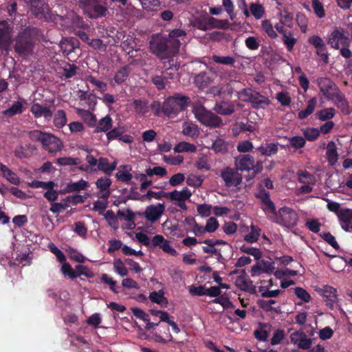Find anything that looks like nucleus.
<instances>
[{
	"label": "nucleus",
	"mask_w": 352,
	"mask_h": 352,
	"mask_svg": "<svg viewBox=\"0 0 352 352\" xmlns=\"http://www.w3.org/2000/svg\"><path fill=\"white\" fill-rule=\"evenodd\" d=\"M30 186L35 188H42L46 190H52L55 186V183L53 181H50L48 182L34 180L33 181Z\"/></svg>",
	"instance_id": "53"
},
{
	"label": "nucleus",
	"mask_w": 352,
	"mask_h": 352,
	"mask_svg": "<svg viewBox=\"0 0 352 352\" xmlns=\"http://www.w3.org/2000/svg\"><path fill=\"white\" fill-rule=\"evenodd\" d=\"M227 23L228 22L226 21L217 20L214 17H210L208 22L199 28L201 30H206L211 28H224L225 24Z\"/></svg>",
	"instance_id": "38"
},
{
	"label": "nucleus",
	"mask_w": 352,
	"mask_h": 352,
	"mask_svg": "<svg viewBox=\"0 0 352 352\" xmlns=\"http://www.w3.org/2000/svg\"><path fill=\"white\" fill-rule=\"evenodd\" d=\"M212 302L220 304L224 309H233L234 307L232 302L223 295L219 296L218 298L214 299Z\"/></svg>",
	"instance_id": "52"
},
{
	"label": "nucleus",
	"mask_w": 352,
	"mask_h": 352,
	"mask_svg": "<svg viewBox=\"0 0 352 352\" xmlns=\"http://www.w3.org/2000/svg\"><path fill=\"white\" fill-rule=\"evenodd\" d=\"M252 14L256 19H260L265 14L263 6L260 3H252L250 6Z\"/></svg>",
	"instance_id": "49"
},
{
	"label": "nucleus",
	"mask_w": 352,
	"mask_h": 352,
	"mask_svg": "<svg viewBox=\"0 0 352 352\" xmlns=\"http://www.w3.org/2000/svg\"><path fill=\"white\" fill-rule=\"evenodd\" d=\"M254 159L250 154L239 155L234 159V166L239 170L250 171L254 168Z\"/></svg>",
	"instance_id": "13"
},
{
	"label": "nucleus",
	"mask_w": 352,
	"mask_h": 352,
	"mask_svg": "<svg viewBox=\"0 0 352 352\" xmlns=\"http://www.w3.org/2000/svg\"><path fill=\"white\" fill-rule=\"evenodd\" d=\"M123 170H125L126 172L123 171H118L116 174V177L117 180L124 182L126 184H129L130 181L131 180L133 175L130 173H128L127 171L131 170V166L130 165H122L120 166Z\"/></svg>",
	"instance_id": "32"
},
{
	"label": "nucleus",
	"mask_w": 352,
	"mask_h": 352,
	"mask_svg": "<svg viewBox=\"0 0 352 352\" xmlns=\"http://www.w3.org/2000/svg\"><path fill=\"white\" fill-rule=\"evenodd\" d=\"M85 10L92 19L104 16L107 12V8L100 4L96 0H90L85 6Z\"/></svg>",
	"instance_id": "12"
},
{
	"label": "nucleus",
	"mask_w": 352,
	"mask_h": 352,
	"mask_svg": "<svg viewBox=\"0 0 352 352\" xmlns=\"http://www.w3.org/2000/svg\"><path fill=\"white\" fill-rule=\"evenodd\" d=\"M338 217L340 221H352V210L344 208L341 209L338 212Z\"/></svg>",
	"instance_id": "64"
},
{
	"label": "nucleus",
	"mask_w": 352,
	"mask_h": 352,
	"mask_svg": "<svg viewBox=\"0 0 352 352\" xmlns=\"http://www.w3.org/2000/svg\"><path fill=\"white\" fill-rule=\"evenodd\" d=\"M0 170L3 177L6 178L10 183L17 185L20 180L17 175L8 168L6 165L1 164Z\"/></svg>",
	"instance_id": "29"
},
{
	"label": "nucleus",
	"mask_w": 352,
	"mask_h": 352,
	"mask_svg": "<svg viewBox=\"0 0 352 352\" xmlns=\"http://www.w3.org/2000/svg\"><path fill=\"white\" fill-rule=\"evenodd\" d=\"M195 166L199 170H210V165L208 163V157L205 155L199 156L197 160L195 162Z\"/></svg>",
	"instance_id": "54"
},
{
	"label": "nucleus",
	"mask_w": 352,
	"mask_h": 352,
	"mask_svg": "<svg viewBox=\"0 0 352 352\" xmlns=\"http://www.w3.org/2000/svg\"><path fill=\"white\" fill-rule=\"evenodd\" d=\"M12 44V34L10 25L6 21H0V51L8 54Z\"/></svg>",
	"instance_id": "9"
},
{
	"label": "nucleus",
	"mask_w": 352,
	"mask_h": 352,
	"mask_svg": "<svg viewBox=\"0 0 352 352\" xmlns=\"http://www.w3.org/2000/svg\"><path fill=\"white\" fill-rule=\"evenodd\" d=\"M297 176L300 183L305 184H314L316 182L315 177L307 170H298L297 172Z\"/></svg>",
	"instance_id": "36"
},
{
	"label": "nucleus",
	"mask_w": 352,
	"mask_h": 352,
	"mask_svg": "<svg viewBox=\"0 0 352 352\" xmlns=\"http://www.w3.org/2000/svg\"><path fill=\"white\" fill-rule=\"evenodd\" d=\"M195 82L199 89H203L210 84L211 79L206 73L203 72L195 76Z\"/></svg>",
	"instance_id": "39"
},
{
	"label": "nucleus",
	"mask_w": 352,
	"mask_h": 352,
	"mask_svg": "<svg viewBox=\"0 0 352 352\" xmlns=\"http://www.w3.org/2000/svg\"><path fill=\"white\" fill-rule=\"evenodd\" d=\"M30 5L32 13L36 17H42L49 10V6L45 0H26Z\"/></svg>",
	"instance_id": "16"
},
{
	"label": "nucleus",
	"mask_w": 352,
	"mask_h": 352,
	"mask_svg": "<svg viewBox=\"0 0 352 352\" xmlns=\"http://www.w3.org/2000/svg\"><path fill=\"white\" fill-rule=\"evenodd\" d=\"M186 36V32L180 29H174L168 35L155 34L149 41L151 52L164 59L178 53L181 41L179 38Z\"/></svg>",
	"instance_id": "1"
},
{
	"label": "nucleus",
	"mask_w": 352,
	"mask_h": 352,
	"mask_svg": "<svg viewBox=\"0 0 352 352\" xmlns=\"http://www.w3.org/2000/svg\"><path fill=\"white\" fill-rule=\"evenodd\" d=\"M60 47L63 52L67 55L74 52L76 48L74 42L68 38H65L60 41Z\"/></svg>",
	"instance_id": "46"
},
{
	"label": "nucleus",
	"mask_w": 352,
	"mask_h": 352,
	"mask_svg": "<svg viewBox=\"0 0 352 352\" xmlns=\"http://www.w3.org/2000/svg\"><path fill=\"white\" fill-rule=\"evenodd\" d=\"M235 285L242 291L248 292L252 294H255L256 293V286L252 285V281L250 279L244 270H243V274L241 275L236 277Z\"/></svg>",
	"instance_id": "15"
},
{
	"label": "nucleus",
	"mask_w": 352,
	"mask_h": 352,
	"mask_svg": "<svg viewBox=\"0 0 352 352\" xmlns=\"http://www.w3.org/2000/svg\"><path fill=\"white\" fill-rule=\"evenodd\" d=\"M112 126V120L109 116H106L103 118L100 119L98 124L94 131L95 133L99 132H107Z\"/></svg>",
	"instance_id": "33"
},
{
	"label": "nucleus",
	"mask_w": 352,
	"mask_h": 352,
	"mask_svg": "<svg viewBox=\"0 0 352 352\" xmlns=\"http://www.w3.org/2000/svg\"><path fill=\"white\" fill-rule=\"evenodd\" d=\"M88 45L94 50L105 52L107 50V45L104 44L102 40L100 38H92L89 41Z\"/></svg>",
	"instance_id": "60"
},
{
	"label": "nucleus",
	"mask_w": 352,
	"mask_h": 352,
	"mask_svg": "<svg viewBox=\"0 0 352 352\" xmlns=\"http://www.w3.org/2000/svg\"><path fill=\"white\" fill-rule=\"evenodd\" d=\"M89 186V184L86 180L81 179L77 182H71L67 184L63 190L60 191L61 193H71L74 192H79L87 189Z\"/></svg>",
	"instance_id": "21"
},
{
	"label": "nucleus",
	"mask_w": 352,
	"mask_h": 352,
	"mask_svg": "<svg viewBox=\"0 0 352 352\" xmlns=\"http://www.w3.org/2000/svg\"><path fill=\"white\" fill-rule=\"evenodd\" d=\"M317 100L316 98H312L308 100L307 106L305 110L298 112V118L300 120H304L311 115L316 107Z\"/></svg>",
	"instance_id": "31"
},
{
	"label": "nucleus",
	"mask_w": 352,
	"mask_h": 352,
	"mask_svg": "<svg viewBox=\"0 0 352 352\" xmlns=\"http://www.w3.org/2000/svg\"><path fill=\"white\" fill-rule=\"evenodd\" d=\"M270 219L280 226L291 228L296 226L298 216L294 210L289 207L284 206L278 210L274 217H270Z\"/></svg>",
	"instance_id": "6"
},
{
	"label": "nucleus",
	"mask_w": 352,
	"mask_h": 352,
	"mask_svg": "<svg viewBox=\"0 0 352 352\" xmlns=\"http://www.w3.org/2000/svg\"><path fill=\"white\" fill-rule=\"evenodd\" d=\"M115 271L121 276H125L128 274L129 271L124 263L120 259H117L113 263Z\"/></svg>",
	"instance_id": "59"
},
{
	"label": "nucleus",
	"mask_w": 352,
	"mask_h": 352,
	"mask_svg": "<svg viewBox=\"0 0 352 352\" xmlns=\"http://www.w3.org/2000/svg\"><path fill=\"white\" fill-rule=\"evenodd\" d=\"M34 29L28 27L19 32L16 38L14 49L21 57H27L32 54L34 47Z\"/></svg>",
	"instance_id": "3"
},
{
	"label": "nucleus",
	"mask_w": 352,
	"mask_h": 352,
	"mask_svg": "<svg viewBox=\"0 0 352 352\" xmlns=\"http://www.w3.org/2000/svg\"><path fill=\"white\" fill-rule=\"evenodd\" d=\"M261 230L255 226H251V231L244 236V240L250 243L256 242L261 234Z\"/></svg>",
	"instance_id": "42"
},
{
	"label": "nucleus",
	"mask_w": 352,
	"mask_h": 352,
	"mask_svg": "<svg viewBox=\"0 0 352 352\" xmlns=\"http://www.w3.org/2000/svg\"><path fill=\"white\" fill-rule=\"evenodd\" d=\"M323 297L326 305L333 308L337 300L336 289L332 287H326L323 291Z\"/></svg>",
	"instance_id": "25"
},
{
	"label": "nucleus",
	"mask_w": 352,
	"mask_h": 352,
	"mask_svg": "<svg viewBox=\"0 0 352 352\" xmlns=\"http://www.w3.org/2000/svg\"><path fill=\"white\" fill-rule=\"evenodd\" d=\"M30 112L34 118L43 117L45 120H50L53 116V112L49 107H44L39 103H34L30 107Z\"/></svg>",
	"instance_id": "17"
},
{
	"label": "nucleus",
	"mask_w": 352,
	"mask_h": 352,
	"mask_svg": "<svg viewBox=\"0 0 352 352\" xmlns=\"http://www.w3.org/2000/svg\"><path fill=\"white\" fill-rule=\"evenodd\" d=\"M151 245L154 248L159 247L165 253L170 256H176L178 254L175 249L170 245V242L165 239L164 237L160 234H156L153 237Z\"/></svg>",
	"instance_id": "11"
},
{
	"label": "nucleus",
	"mask_w": 352,
	"mask_h": 352,
	"mask_svg": "<svg viewBox=\"0 0 352 352\" xmlns=\"http://www.w3.org/2000/svg\"><path fill=\"white\" fill-rule=\"evenodd\" d=\"M261 25L262 28L270 38H275L277 37L276 31L274 30L272 23L268 20L262 21Z\"/></svg>",
	"instance_id": "61"
},
{
	"label": "nucleus",
	"mask_w": 352,
	"mask_h": 352,
	"mask_svg": "<svg viewBox=\"0 0 352 352\" xmlns=\"http://www.w3.org/2000/svg\"><path fill=\"white\" fill-rule=\"evenodd\" d=\"M327 42L332 48L340 49V54L344 58H349L351 57L352 52L349 50L351 40L344 34L342 30H334L329 35Z\"/></svg>",
	"instance_id": "4"
},
{
	"label": "nucleus",
	"mask_w": 352,
	"mask_h": 352,
	"mask_svg": "<svg viewBox=\"0 0 352 352\" xmlns=\"http://www.w3.org/2000/svg\"><path fill=\"white\" fill-rule=\"evenodd\" d=\"M330 101H332L336 107L339 109L343 114L349 115L352 112V109L349 106V102L342 91L340 93L337 92L333 100H331Z\"/></svg>",
	"instance_id": "18"
},
{
	"label": "nucleus",
	"mask_w": 352,
	"mask_h": 352,
	"mask_svg": "<svg viewBox=\"0 0 352 352\" xmlns=\"http://www.w3.org/2000/svg\"><path fill=\"white\" fill-rule=\"evenodd\" d=\"M250 103L254 104V107H258L261 104H268L270 100L262 96L260 93L255 91L253 96H250Z\"/></svg>",
	"instance_id": "45"
},
{
	"label": "nucleus",
	"mask_w": 352,
	"mask_h": 352,
	"mask_svg": "<svg viewBox=\"0 0 352 352\" xmlns=\"http://www.w3.org/2000/svg\"><path fill=\"white\" fill-rule=\"evenodd\" d=\"M240 251L254 256L255 260H259L262 257V252L260 249L250 247L248 245H243L240 247Z\"/></svg>",
	"instance_id": "41"
},
{
	"label": "nucleus",
	"mask_w": 352,
	"mask_h": 352,
	"mask_svg": "<svg viewBox=\"0 0 352 352\" xmlns=\"http://www.w3.org/2000/svg\"><path fill=\"white\" fill-rule=\"evenodd\" d=\"M146 174L148 177H152L153 175H157L160 177H164L166 175L167 171L165 168L162 166H155L153 168H148L145 170Z\"/></svg>",
	"instance_id": "50"
},
{
	"label": "nucleus",
	"mask_w": 352,
	"mask_h": 352,
	"mask_svg": "<svg viewBox=\"0 0 352 352\" xmlns=\"http://www.w3.org/2000/svg\"><path fill=\"white\" fill-rule=\"evenodd\" d=\"M50 250L56 256L58 261L60 263H63L66 260V257L63 252L58 248L53 243H50L48 245Z\"/></svg>",
	"instance_id": "62"
},
{
	"label": "nucleus",
	"mask_w": 352,
	"mask_h": 352,
	"mask_svg": "<svg viewBox=\"0 0 352 352\" xmlns=\"http://www.w3.org/2000/svg\"><path fill=\"white\" fill-rule=\"evenodd\" d=\"M149 299L151 302L160 305L161 306H166L168 304V300L164 297L162 290L151 292Z\"/></svg>",
	"instance_id": "37"
},
{
	"label": "nucleus",
	"mask_w": 352,
	"mask_h": 352,
	"mask_svg": "<svg viewBox=\"0 0 352 352\" xmlns=\"http://www.w3.org/2000/svg\"><path fill=\"white\" fill-rule=\"evenodd\" d=\"M308 42L315 47L317 56L327 52L326 44L320 36L314 35L309 38Z\"/></svg>",
	"instance_id": "22"
},
{
	"label": "nucleus",
	"mask_w": 352,
	"mask_h": 352,
	"mask_svg": "<svg viewBox=\"0 0 352 352\" xmlns=\"http://www.w3.org/2000/svg\"><path fill=\"white\" fill-rule=\"evenodd\" d=\"M263 155L270 156L278 152V146L275 143L266 144L265 146H261L257 148Z\"/></svg>",
	"instance_id": "44"
},
{
	"label": "nucleus",
	"mask_w": 352,
	"mask_h": 352,
	"mask_svg": "<svg viewBox=\"0 0 352 352\" xmlns=\"http://www.w3.org/2000/svg\"><path fill=\"white\" fill-rule=\"evenodd\" d=\"M336 110L333 107L325 108L316 113V118L322 121L330 120L334 118Z\"/></svg>",
	"instance_id": "34"
},
{
	"label": "nucleus",
	"mask_w": 352,
	"mask_h": 352,
	"mask_svg": "<svg viewBox=\"0 0 352 352\" xmlns=\"http://www.w3.org/2000/svg\"><path fill=\"white\" fill-rule=\"evenodd\" d=\"M320 237L332 246L334 249L338 250L340 246L337 243L335 237L330 232H322L320 234Z\"/></svg>",
	"instance_id": "56"
},
{
	"label": "nucleus",
	"mask_w": 352,
	"mask_h": 352,
	"mask_svg": "<svg viewBox=\"0 0 352 352\" xmlns=\"http://www.w3.org/2000/svg\"><path fill=\"white\" fill-rule=\"evenodd\" d=\"M311 3L316 15L318 18H323L325 16V11L322 3L319 0H312Z\"/></svg>",
	"instance_id": "58"
},
{
	"label": "nucleus",
	"mask_w": 352,
	"mask_h": 352,
	"mask_svg": "<svg viewBox=\"0 0 352 352\" xmlns=\"http://www.w3.org/2000/svg\"><path fill=\"white\" fill-rule=\"evenodd\" d=\"M27 104V100L21 98L19 100L14 102L10 108L3 111L2 114L8 118L21 114L25 109L24 106Z\"/></svg>",
	"instance_id": "19"
},
{
	"label": "nucleus",
	"mask_w": 352,
	"mask_h": 352,
	"mask_svg": "<svg viewBox=\"0 0 352 352\" xmlns=\"http://www.w3.org/2000/svg\"><path fill=\"white\" fill-rule=\"evenodd\" d=\"M132 105L136 113L140 116H144L148 112L149 107L148 102L145 100L135 99L133 101Z\"/></svg>",
	"instance_id": "28"
},
{
	"label": "nucleus",
	"mask_w": 352,
	"mask_h": 352,
	"mask_svg": "<svg viewBox=\"0 0 352 352\" xmlns=\"http://www.w3.org/2000/svg\"><path fill=\"white\" fill-rule=\"evenodd\" d=\"M303 135L308 141H314L318 138L320 131L316 128H310L305 130Z\"/></svg>",
	"instance_id": "63"
},
{
	"label": "nucleus",
	"mask_w": 352,
	"mask_h": 352,
	"mask_svg": "<svg viewBox=\"0 0 352 352\" xmlns=\"http://www.w3.org/2000/svg\"><path fill=\"white\" fill-rule=\"evenodd\" d=\"M109 160L107 157H100L98 159V163L97 166V168H93L92 170L96 171L98 170L104 173L106 175L109 176Z\"/></svg>",
	"instance_id": "48"
},
{
	"label": "nucleus",
	"mask_w": 352,
	"mask_h": 352,
	"mask_svg": "<svg viewBox=\"0 0 352 352\" xmlns=\"http://www.w3.org/2000/svg\"><path fill=\"white\" fill-rule=\"evenodd\" d=\"M191 102L188 96L174 94L168 97L162 106V111L169 118H174L181 111H185Z\"/></svg>",
	"instance_id": "2"
},
{
	"label": "nucleus",
	"mask_w": 352,
	"mask_h": 352,
	"mask_svg": "<svg viewBox=\"0 0 352 352\" xmlns=\"http://www.w3.org/2000/svg\"><path fill=\"white\" fill-rule=\"evenodd\" d=\"M221 179L225 183V186L228 188L238 187L241 184L243 177L239 173V170L235 167H226L221 170Z\"/></svg>",
	"instance_id": "7"
},
{
	"label": "nucleus",
	"mask_w": 352,
	"mask_h": 352,
	"mask_svg": "<svg viewBox=\"0 0 352 352\" xmlns=\"http://www.w3.org/2000/svg\"><path fill=\"white\" fill-rule=\"evenodd\" d=\"M131 72V67L129 65L121 67L115 74L113 80L117 85L124 83Z\"/></svg>",
	"instance_id": "23"
},
{
	"label": "nucleus",
	"mask_w": 352,
	"mask_h": 352,
	"mask_svg": "<svg viewBox=\"0 0 352 352\" xmlns=\"http://www.w3.org/2000/svg\"><path fill=\"white\" fill-rule=\"evenodd\" d=\"M76 113L82 118L89 126L94 127L96 126L97 122L96 118L95 115L89 111L82 109H77Z\"/></svg>",
	"instance_id": "26"
},
{
	"label": "nucleus",
	"mask_w": 352,
	"mask_h": 352,
	"mask_svg": "<svg viewBox=\"0 0 352 352\" xmlns=\"http://www.w3.org/2000/svg\"><path fill=\"white\" fill-rule=\"evenodd\" d=\"M192 112L196 119L203 125L210 128H217L223 124V120L219 116L208 110L202 104L193 107Z\"/></svg>",
	"instance_id": "5"
},
{
	"label": "nucleus",
	"mask_w": 352,
	"mask_h": 352,
	"mask_svg": "<svg viewBox=\"0 0 352 352\" xmlns=\"http://www.w3.org/2000/svg\"><path fill=\"white\" fill-rule=\"evenodd\" d=\"M211 149L216 153H226L228 151V145L224 140L217 138L213 142Z\"/></svg>",
	"instance_id": "43"
},
{
	"label": "nucleus",
	"mask_w": 352,
	"mask_h": 352,
	"mask_svg": "<svg viewBox=\"0 0 352 352\" xmlns=\"http://www.w3.org/2000/svg\"><path fill=\"white\" fill-rule=\"evenodd\" d=\"M317 83L320 93L328 100H333L337 92L340 93L341 91L336 83L329 78H319L317 79Z\"/></svg>",
	"instance_id": "8"
},
{
	"label": "nucleus",
	"mask_w": 352,
	"mask_h": 352,
	"mask_svg": "<svg viewBox=\"0 0 352 352\" xmlns=\"http://www.w3.org/2000/svg\"><path fill=\"white\" fill-rule=\"evenodd\" d=\"M192 192L187 188H184L181 191L175 190L172 192H168V199L170 201H177L178 202L185 201L190 199Z\"/></svg>",
	"instance_id": "20"
},
{
	"label": "nucleus",
	"mask_w": 352,
	"mask_h": 352,
	"mask_svg": "<svg viewBox=\"0 0 352 352\" xmlns=\"http://www.w3.org/2000/svg\"><path fill=\"white\" fill-rule=\"evenodd\" d=\"M214 110L218 114L230 116L234 112L235 108L234 104L230 102H221L215 104Z\"/></svg>",
	"instance_id": "24"
},
{
	"label": "nucleus",
	"mask_w": 352,
	"mask_h": 352,
	"mask_svg": "<svg viewBox=\"0 0 352 352\" xmlns=\"http://www.w3.org/2000/svg\"><path fill=\"white\" fill-rule=\"evenodd\" d=\"M111 183V180L109 178L100 177L96 182V186L100 191H104L106 190H109Z\"/></svg>",
	"instance_id": "55"
},
{
	"label": "nucleus",
	"mask_w": 352,
	"mask_h": 352,
	"mask_svg": "<svg viewBox=\"0 0 352 352\" xmlns=\"http://www.w3.org/2000/svg\"><path fill=\"white\" fill-rule=\"evenodd\" d=\"M255 197L261 201L263 204L261 208L266 214H271L270 217H274L276 215L278 211H276L275 204L270 199V192L262 188L258 192L255 194Z\"/></svg>",
	"instance_id": "10"
},
{
	"label": "nucleus",
	"mask_w": 352,
	"mask_h": 352,
	"mask_svg": "<svg viewBox=\"0 0 352 352\" xmlns=\"http://www.w3.org/2000/svg\"><path fill=\"white\" fill-rule=\"evenodd\" d=\"M164 210L165 206L163 204L150 205L146 208L144 214L147 221L154 223L161 217Z\"/></svg>",
	"instance_id": "14"
},
{
	"label": "nucleus",
	"mask_w": 352,
	"mask_h": 352,
	"mask_svg": "<svg viewBox=\"0 0 352 352\" xmlns=\"http://www.w3.org/2000/svg\"><path fill=\"white\" fill-rule=\"evenodd\" d=\"M45 132H43L40 130H33L29 132V138L32 142H38L43 144V142L46 135Z\"/></svg>",
	"instance_id": "57"
},
{
	"label": "nucleus",
	"mask_w": 352,
	"mask_h": 352,
	"mask_svg": "<svg viewBox=\"0 0 352 352\" xmlns=\"http://www.w3.org/2000/svg\"><path fill=\"white\" fill-rule=\"evenodd\" d=\"M211 60L215 63L228 66H234L236 63V59L233 56H230L212 55Z\"/></svg>",
	"instance_id": "35"
},
{
	"label": "nucleus",
	"mask_w": 352,
	"mask_h": 352,
	"mask_svg": "<svg viewBox=\"0 0 352 352\" xmlns=\"http://www.w3.org/2000/svg\"><path fill=\"white\" fill-rule=\"evenodd\" d=\"M63 70V76L66 78H71L74 77L76 73L78 67L74 64H70L69 63H65L64 65L61 67Z\"/></svg>",
	"instance_id": "47"
},
{
	"label": "nucleus",
	"mask_w": 352,
	"mask_h": 352,
	"mask_svg": "<svg viewBox=\"0 0 352 352\" xmlns=\"http://www.w3.org/2000/svg\"><path fill=\"white\" fill-rule=\"evenodd\" d=\"M326 155L327 160L331 165H333L337 162L338 154L337 152L336 145L333 141L329 142L327 144Z\"/></svg>",
	"instance_id": "27"
},
{
	"label": "nucleus",
	"mask_w": 352,
	"mask_h": 352,
	"mask_svg": "<svg viewBox=\"0 0 352 352\" xmlns=\"http://www.w3.org/2000/svg\"><path fill=\"white\" fill-rule=\"evenodd\" d=\"M173 150L175 153H194L197 151V146L187 142H180L175 146Z\"/></svg>",
	"instance_id": "30"
},
{
	"label": "nucleus",
	"mask_w": 352,
	"mask_h": 352,
	"mask_svg": "<svg viewBox=\"0 0 352 352\" xmlns=\"http://www.w3.org/2000/svg\"><path fill=\"white\" fill-rule=\"evenodd\" d=\"M66 113L63 109L58 110L54 117V124L57 128H62L67 124Z\"/></svg>",
	"instance_id": "40"
},
{
	"label": "nucleus",
	"mask_w": 352,
	"mask_h": 352,
	"mask_svg": "<svg viewBox=\"0 0 352 352\" xmlns=\"http://www.w3.org/2000/svg\"><path fill=\"white\" fill-rule=\"evenodd\" d=\"M292 35L293 33L291 31H289L288 34L283 35L282 38L283 42L286 45V47L289 52H291L293 50L297 41L295 38L292 37Z\"/></svg>",
	"instance_id": "51"
}]
</instances>
